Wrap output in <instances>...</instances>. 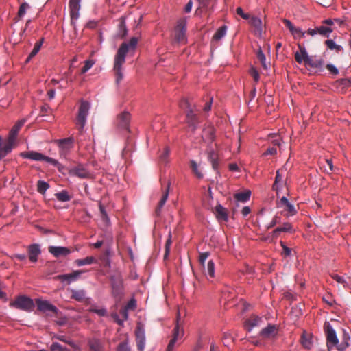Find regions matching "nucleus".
I'll return each mask as SVG.
<instances>
[{"label":"nucleus","mask_w":351,"mask_h":351,"mask_svg":"<svg viewBox=\"0 0 351 351\" xmlns=\"http://www.w3.org/2000/svg\"><path fill=\"white\" fill-rule=\"evenodd\" d=\"M138 38L132 37L129 42H123L121 44L114 60L113 70L116 77V83L119 84L123 79L122 66L125 62L126 54L129 52H134L136 48Z\"/></svg>","instance_id":"nucleus-1"},{"label":"nucleus","mask_w":351,"mask_h":351,"mask_svg":"<svg viewBox=\"0 0 351 351\" xmlns=\"http://www.w3.org/2000/svg\"><path fill=\"white\" fill-rule=\"evenodd\" d=\"M19 155L23 158H27L32 160H45L47 162L51 164L53 166L57 167L59 169V170H60V167H62V165L59 163V162L57 160L50 158L49 156H46L43 154L35 151L23 152H21Z\"/></svg>","instance_id":"nucleus-2"},{"label":"nucleus","mask_w":351,"mask_h":351,"mask_svg":"<svg viewBox=\"0 0 351 351\" xmlns=\"http://www.w3.org/2000/svg\"><path fill=\"white\" fill-rule=\"evenodd\" d=\"M90 104L88 101L81 100L79 107L77 117L76 119V125L80 132H83L84 128L86 123V118L88 114Z\"/></svg>","instance_id":"nucleus-3"},{"label":"nucleus","mask_w":351,"mask_h":351,"mask_svg":"<svg viewBox=\"0 0 351 351\" xmlns=\"http://www.w3.org/2000/svg\"><path fill=\"white\" fill-rule=\"evenodd\" d=\"M324 330L326 337L328 351H331V348L334 346L337 349L339 339L331 324L329 322H325L324 324Z\"/></svg>","instance_id":"nucleus-4"},{"label":"nucleus","mask_w":351,"mask_h":351,"mask_svg":"<svg viewBox=\"0 0 351 351\" xmlns=\"http://www.w3.org/2000/svg\"><path fill=\"white\" fill-rule=\"evenodd\" d=\"M10 306L17 309L25 311H32L34 307V302L32 299L25 295H21L10 303Z\"/></svg>","instance_id":"nucleus-5"},{"label":"nucleus","mask_w":351,"mask_h":351,"mask_svg":"<svg viewBox=\"0 0 351 351\" xmlns=\"http://www.w3.org/2000/svg\"><path fill=\"white\" fill-rule=\"evenodd\" d=\"M186 20L180 19L174 29L173 40L176 43H184L186 40Z\"/></svg>","instance_id":"nucleus-6"},{"label":"nucleus","mask_w":351,"mask_h":351,"mask_svg":"<svg viewBox=\"0 0 351 351\" xmlns=\"http://www.w3.org/2000/svg\"><path fill=\"white\" fill-rule=\"evenodd\" d=\"M298 47L300 51H301L302 54L304 56L306 65L310 66L313 68L320 69L323 68L324 60L322 59H314L313 58V57H310L308 55L304 46L300 44H298Z\"/></svg>","instance_id":"nucleus-7"},{"label":"nucleus","mask_w":351,"mask_h":351,"mask_svg":"<svg viewBox=\"0 0 351 351\" xmlns=\"http://www.w3.org/2000/svg\"><path fill=\"white\" fill-rule=\"evenodd\" d=\"M80 1L81 0H70L69 2L71 24L74 28L76 26V21L80 17Z\"/></svg>","instance_id":"nucleus-8"},{"label":"nucleus","mask_w":351,"mask_h":351,"mask_svg":"<svg viewBox=\"0 0 351 351\" xmlns=\"http://www.w3.org/2000/svg\"><path fill=\"white\" fill-rule=\"evenodd\" d=\"M68 173L71 176H77L80 178H88L90 176V172L83 165H78L70 168Z\"/></svg>","instance_id":"nucleus-9"},{"label":"nucleus","mask_w":351,"mask_h":351,"mask_svg":"<svg viewBox=\"0 0 351 351\" xmlns=\"http://www.w3.org/2000/svg\"><path fill=\"white\" fill-rule=\"evenodd\" d=\"M282 22L295 39H301L304 37L306 32H303L300 27L294 26L289 19H284Z\"/></svg>","instance_id":"nucleus-10"},{"label":"nucleus","mask_w":351,"mask_h":351,"mask_svg":"<svg viewBox=\"0 0 351 351\" xmlns=\"http://www.w3.org/2000/svg\"><path fill=\"white\" fill-rule=\"evenodd\" d=\"M278 208H282L284 211L287 213V215L293 216L296 214L297 210L294 206L291 204L285 197H282L277 202Z\"/></svg>","instance_id":"nucleus-11"},{"label":"nucleus","mask_w":351,"mask_h":351,"mask_svg":"<svg viewBox=\"0 0 351 351\" xmlns=\"http://www.w3.org/2000/svg\"><path fill=\"white\" fill-rule=\"evenodd\" d=\"M249 23L254 27V34L258 37H261L264 32V26L261 19L254 16H252Z\"/></svg>","instance_id":"nucleus-12"},{"label":"nucleus","mask_w":351,"mask_h":351,"mask_svg":"<svg viewBox=\"0 0 351 351\" xmlns=\"http://www.w3.org/2000/svg\"><path fill=\"white\" fill-rule=\"evenodd\" d=\"M48 251L56 258L66 256L71 252L69 248L62 246H49L48 247Z\"/></svg>","instance_id":"nucleus-13"},{"label":"nucleus","mask_w":351,"mask_h":351,"mask_svg":"<svg viewBox=\"0 0 351 351\" xmlns=\"http://www.w3.org/2000/svg\"><path fill=\"white\" fill-rule=\"evenodd\" d=\"M82 273L83 271L82 270H76L70 274L58 275L55 278L56 280H61L62 282L67 281L68 283H71V282L75 281L78 279Z\"/></svg>","instance_id":"nucleus-14"},{"label":"nucleus","mask_w":351,"mask_h":351,"mask_svg":"<svg viewBox=\"0 0 351 351\" xmlns=\"http://www.w3.org/2000/svg\"><path fill=\"white\" fill-rule=\"evenodd\" d=\"M130 114L128 112H123L117 117L118 126L125 130H129Z\"/></svg>","instance_id":"nucleus-15"},{"label":"nucleus","mask_w":351,"mask_h":351,"mask_svg":"<svg viewBox=\"0 0 351 351\" xmlns=\"http://www.w3.org/2000/svg\"><path fill=\"white\" fill-rule=\"evenodd\" d=\"M26 121L25 119H23L21 120L18 121L15 125L12 127L11 130L10 131L9 136L8 140L15 144L16 141V136L19 131L21 128V127L25 124Z\"/></svg>","instance_id":"nucleus-16"},{"label":"nucleus","mask_w":351,"mask_h":351,"mask_svg":"<svg viewBox=\"0 0 351 351\" xmlns=\"http://www.w3.org/2000/svg\"><path fill=\"white\" fill-rule=\"evenodd\" d=\"M186 123L189 127L191 128L193 131H195L197 129V125L199 123L197 114L193 112V109H190L189 110L186 111Z\"/></svg>","instance_id":"nucleus-17"},{"label":"nucleus","mask_w":351,"mask_h":351,"mask_svg":"<svg viewBox=\"0 0 351 351\" xmlns=\"http://www.w3.org/2000/svg\"><path fill=\"white\" fill-rule=\"evenodd\" d=\"M36 304L38 310L42 312L51 311L54 313H57L58 308L46 300H36Z\"/></svg>","instance_id":"nucleus-18"},{"label":"nucleus","mask_w":351,"mask_h":351,"mask_svg":"<svg viewBox=\"0 0 351 351\" xmlns=\"http://www.w3.org/2000/svg\"><path fill=\"white\" fill-rule=\"evenodd\" d=\"M112 292L114 296H119L122 291V280L119 277L112 276L110 278Z\"/></svg>","instance_id":"nucleus-19"},{"label":"nucleus","mask_w":351,"mask_h":351,"mask_svg":"<svg viewBox=\"0 0 351 351\" xmlns=\"http://www.w3.org/2000/svg\"><path fill=\"white\" fill-rule=\"evenodd\" d=\"M278 333V328L275 325L269 324L267 327L263 328L260 332V335L265 339L274 337Z\"/></svg>","instance_id":"nucleus-20"},{"label":"nucleus","mask_w":351,"mask_h":351,"mask_svg":"<svg viewBox=\"0 0 351 351\" xmlns=\"http://www.w3.org/2000/svg\"><path fill=\"white\" fill-rule=\"evenodd\" d=\"M14 143L6 140L3 142L1 137L0 136V160L4 158L8 154H9L14 146Z\"/></svg>","instance_id":"nucleus-21"},{"label":"nucleus","mask_w":351,"mask_h":351,"mask_svg":"<svg viewBox=\"0 0 351 351\" xmlns=\"http://www.w3.org/2000/svg\"><path fill=\"white\" fill-rule=\"evenodd\" d=\"M208 160L210 162L213 170L216 171L217 173H219L218 169L219 168L220 163L218 154L213 149L209 150L208 152Z\"/></svg>","instance_id":"nucleus-22"},{"label":"nucleus","mask_w":351,"mask_h":351,"mask_svg":"<svg viewBox=\"0 0 351 351\" xmlns=\"http://www.w3.org/2000/svg\"><path fill=\"white\" fill-rule=\"evenodd\" d=\"M27 252H28L29 258L33 263H35L37 261L38 256L41 253L40 246L38 244L30 245L28 247Z\"/></svg>","instance_id":"nucleus-23"},{"label":"nucleus","mask_w":351,"mask_h":351,"mask_svg":"<svg viewBox=\"0 0 351 351\" xmlns=\"http://www.w3.org/2000/svg\"><path fill=\"white\" fill-rule=\"evenodd\" d=\"M170 185H171V182H170V181H168L167 188H166V189H165V191L158 203V206L156 207V208L155 210V214L156 216H159L160 215L162 208L163 207V206L165 204V203L167 202V199L169 196Z\"/></svg>","instance_id":"nucleus-24"},{"label":"nucleus","mask_w":351,"mask_h":351,"mask_svg":"<svg viewBox=\"0 0 351 351\" xmlns=\"http://www.w3.org/2000/svg\"><path fill=\"white\" fill-rule=\"evenodd\" d=\"M215 130L213 125H208L203 130L202 138L205 141L212 143L215 138Z\"/></svg>","instance_id":"nucleus-25"},{"label":"nucleus","mask_w":351,"mask_h":351,"mask_svg":"<svg viewBox=\"0 0 351 351\" xmlns=\"http://www.w3.org/2000/svg\"><path fill=\"white\" fill-rule=\"evenodd\" d=\"M215 215L219 221H227L228 219L227 210L220 204L215 207Z\"/></svg>","instance_id":"nucleus-26"},{"label":"nucleus","mask_w":351,"mask_h":351,"mask_svg":"<svg viewBox=\"0 0 351 351\" xmlns=\"http://www.w3.org/2000/svg\"><path fill=\"white\" fill-rule=\"evenodd\" d=\"M293 231V226L290 223H284L282 226L276 228L273 231L272 234L274 237H277L280 232H291Z\"/></svg>","instance_id":"nucleus-27"},{"label":"nucleus","mask_w":351,"mask_h":351,"mask_svg":"<svg viewBox=\"0 0 351 351\" xmlns=\"http://www.w3.org/2000/svg\"><path fill=\"white\" fill-rule=\"evenodd\" d=\"M261 322V318L258 316H252L245 322V328L248 332H250L254 327L258 326Z\"/></svg>","instance_id":"nucleus-28"},{"label":"nucleus","mask_w":351,"mask_h":351,"mask_svg":"<svg viewBox=\"0 0 351 351\" xmlns=\"http://www.w3.org/2000/svg\"><path fill=\"white\" fill-rule=\"evenodd\" d=\"M350 337L349 334L345 330H343V335L341 337V342L338 343L337 350L339 351H343L349 346V340Z\"/></svg>","instance_id":"nucleus-29"},{"label":"nucleus","mask_w":351,"mask_h":351,"mask_svg":"<svg viewBox=\"0 0 351 351\" xmlns=\"http://www.w3.org/2000/svg\"><path fill=\"white\" fill-rule=\"evenodd\" d=\"M312 335L306 332H303L301 339L300 342L302 345V346L306 349H311L313 345L312 342Z\"/></svg>","instance_id":"nucleus-30"},{"label":"nucleus","mask_w":351,"mask_h":351,"mask_svg":"<svg viewBox=\"0 0 351 351\" xmlns=\"http://www.w3.org/2000/svg\"><path fill=\"white\" fill-rule=\"evenodd\" d=\"M71 298L76 301L82 302L86 299V291L84 290L71 289Z\"/></svg>","instance_id":"nucleus-31"},{"label":"nucleus","mask_w":351,"mask_h":351,"mask_svg":"<svg viewBox=\"0 0 351 351\" xmlns=\"http://www.w3.org/2000/svg\"><path fill=\"white\" fill-rule=\"evenodd\" d=\"M324 44L326 45L327 48L332 51H335L337 53H339L341 51L343 50V48L341 45H337L335 42L332 39H328L324 41Z\"/></svg>","instance_id":"nucleus-32"},{"label":"nucleus","mask_w":351,"mask_h":351,"mask_svg":"<svg viewBox=\"0 0 351 351\" xmlns=\"http://www.w3.org/2000/svg\"><path fill=\"white\" fill-rule=\"evenodd\" d=\"M97 262V260L96 258H95L93 256H87L84 258L76 259L74 261V263L77 266L80 267V266H83V265H91L93 263H96Z\"/></svg>","instance_id":"nucleus-33"},{"label":"nucleus","mask_w":351,"mask_h":351,"mask_svg":"<svg viewBox=\"0 0 351 351\" xmlns=\"http://www.w3.org/2000/svg\"><path fill=\"white\" fill-rule=\"evenodd\" d=\"M251 195V191L247 190L243 192L234 194V197L237 202L245 203L249 200Z\"/></svg>","instance_id":"nucleus-34"},{"label":"nucleus","mask_w":351,"mask_h":351,"mask_svg":"<svg viewBox=\"0 0 351 351\" xmlns=\"http://www.w3.org/2000/svg\"><path fill=\"white\" fill-rule=\"evenodd\" d=\"M44 42V38H41L39 41L35 43L34 49L29 53V56L27 58L25 62H29L32 58H33L40 51L41 46Z\"/></svg>","instance_id":"nucleus-35"},{"label":"nucleus","mask_w":351,"mask_h":351,"mask_svg":"<svg viewBox=\"0 0 351 351\" xmlns=\"http://www.w3.org/2000/svg\"><path fill=\"white\" fill-rule=\"evenodd\" d=\"M127 34L128 29L125 25V19L122 16L119 19L118 36L123 38L127 35Z\"/></svg>","instance_id":"nucleus-36"},{"label":"nucleus","mask_w":351,"mask_h":351,"mask_svg":"<svg viewBox=\"0 0 351 351\" xmlns=\"http://www.w3.org/2000/svg\"><path fill=\"white\" fill-rule=\"evenodd\" d=\"M180 319V313H178L176 324L173 330V337H176V339H178L181 338L184 335V330L182 328H180V326L179 324Z\"/></svg>","instance_id":"nucleus-37"},{"label":"nucleus","mask_w":351,"mask_h":351,"mask_svg":"<svg viewBox=\"0 0 351 351\" xmlns=\"http://www.w3.org/2000/svg\"><path fill=\"white\" fill-rule=\"evenodd\" d=\"M56 197L60 202H65L71 199L72 197L69 194L68 191L62 190L55 194Z\"/></svg>","instance_id":"nucleus-38"},{"label":"nucleus","mask_w":351,"mask_h":351,"mask_svg":"<svg viewBox=\"0 0 351 351\" xmlns=\"http://www.w3.org/2000/svg\"><path fill=\"white\" fill-rule=\"evenodd\" d=\"M227 29L226 25H223L219 27L214 34L213 40L215 41L220 40L226 34Z\"/></svg>","instance_id":"nucleus-39"},{"label":"nucleus","mask_w":351,"mask_h":351,"mask_svg":"<svg viewBox=\"0 0 351 351\" xmlns=\"http://www.w3.org/2000/svg\"><path fill=\"white\" fill-rule=\"evenodd\" d=\"M136 340L145 339V330L141 324H138L135 330Z\"/></svg>","instance_id":"nucleus-40"},{"label":"nucleus","mask_w":351,"mask_h":351,"mask_svg":"<svg viewBox=\"0 0 351 351\" xmlns=\"http://www.w3.org/2000/svg\"><path fill=\"white\" fill-rule=\"evenodd\" d=\"M89 347L91 351H101L102 346L101 342L96 339H93L89 341Z\"/></svg>","instance_id":"nucleus-41"},{"label":"nucleus","mask_w":351,"mask_h":351,"mask_svg":"<svg viewBox=\"0 0 351 351\" xmlns=\"http://www.w3.org/2000/svg\"><path fill=\"white\" fill-rule=\"evenodd\" d=\"M257 58L261 63L262 66L265 70H267L270 67V62H266L265 56L263 53V51L260 49L257 53Z\"/></svg>","instance_id":"nucleus-42"},{"label":"nucleus","mask_w":351,"mask_h":351,"mask_svg":"<svg viewBox=\"0 0 351 351\" xmlns=\"http://www.w3.org/2000/svg\"><path fill=\"white\" fill-rule=\"evenodd\" d=\"M36 186L37 191L42 195H44L46 191L49 188V184L43 180H38Z\"/></svg>","instance_id":"nucleus-43"},{"label":"nucleus","mask_w":351,"mask_h":351,"mask_svg":"<svg viewBox=\"0 0 351 351\" xmlns=\"http://www.w3.org/2000/svg\"><path fill=\"white\" fill-rule=\"evenodd\" d=\"M317 34L328 37L329 34L332 32V28L325 26L317 27Z\"/></svg>","instance_id":"nucleus-44"},{"label":"nucleus","mask_w":351,"mask_h":351,"mask_svg":"<svg viewBox=\"0 0 351 351\" xmlns=\"http://www.w3.org/2000/svg\"><path fill=\"white\" fill-rule=\"evenodd\" d=\"M206 272L210 278L215 277V263L213 260H210L208 261L206 267Z\"/></svg>","instance_id":"nucleus-45"},{"label":"nucleus","mask_w":351,"mask_h":351,"mask_svg":"<svg viewBox=\"0 0 351 351\" xmlns=\"http://www.w3.org/2000/svg\"><path fill=\"white\" fill-rule=\"evenodd\" d=\"M199 2V9H207L210 5L213 6L216 0H197Z\"/></svg>","instance_id":"nucleus-46"},{"label":"nucleus","mask_w":351,"mask_h":351,"mask_svg":"<svg viewBox=\"0 0 351 351\" xmlns=\"http://www.w3.org/2000/svg\"><path fill=\"white\" fill-rule=\"evenodd\" d=\"M190 167L191 168L193 173L198 178H202L203 174L199 171L197 164L195 161L191 160L190 162Z\"/></svg>","instance_id":"nucleus-47"},{"label":"nucleus","mask_w":351,"mask_h":351,"mask_svg":"<svg viewBox=\"0 0 351 351\" xmlns=\"http://www.w3.org/2000/svg\"><path fill=\"white\" fill-rule=\"evenodd\" d=\"M51 351H71L66 347L62 346L57 342H53L50 346Z\"/></svg>","instance_id":"nucleus-48"},{"label":"nucleus","mask_w":351,"mask_h":351,"mask_svg":"<svg viewBox=\"0 0 351 351\" xmlns=\"http://www.w3.org/2000/svg\"><path fill=\"white\" fill-rule=\"evenodd\" d=\"M282 176L280 174V171L279 170H278L276 171V178H275V182L272 186V189L274 191H278V189H279V187H278V183L282 181Z\"/></svg>","instance_id":"nucleus-49"},{"label":"nucleus","mask_w":351,"mask_h":351,"mask_svg":"<svg viewBox=\"0 0 351 351\" xmlns=\"http://www.w3.org/2000/svg\"><path fill=\"white\" fill-rule=\"evenodd\" d=\"M29 8V5L27 3H23L19 9L18 11V17L19 19L22 18L26 12V10Z\"/></svg>","instance_id":"nucleus-50"},{"label":"nucleus","mask_w":351,"mask_h":351,"mask_svg":"<svg viewBox=\"0 0 351 351\" xmlns=\"http://www.w3.org/2000/svg\"><path fill=\"white\" fill-rule=\"evenodd\" d=\"M171 232H169V237H168V239L166 241V243H165V258L166 257L168 256L169 254V251H170V247H171Z\"/></svg>","instance_id":"nucleus-51"},{"label":"nucleus","mask_w":351,"mask_h":351,"mask_svg":"<svg viewBox=\"0 0 351 351\" xmlns=\"http://www.w3.org/2000/svg\"><path fill=\"white\" fill-rule=\"evenodd\" d=\"M117 351H131V349L127 341H123L118 345Z\"/></svg>","instance_id":"nucleus-52"},{"label":"nucleus","mask_w":351,"mask_h":351,"mask_svg":"<svg viewBox=\"0 0 351 351\" xmlns=\"http://www.w3.org/2000/svg\"><path fill=\"white\" fill-rule=\"evenodd\" d=\"M94 64V62L93 60H86L85 62L84 66L82 68L81 73L82 74L87 72Z\"/></svg>","instance_id":"nucleus-53"},{"label":"nucleus","mask_w":351,"mask_h":351,"mask_svg":"<svg viewBox=\"0 0 351 351\" xmlns=\"http://www.w3.org/2000/svg\"><path fill=\"white\" fill-rule=\"evenodd\" d=\"M180 107L183 110H189L191 108V104L187 99H182L180 102Z\"/></svg>","instance_id":"nucleus-54"},{"label":"nucleus","mask_w":351,"mask_h":351,"mask_svg":"<svg viewBox=\"0 0 351 351\" xmlns=\"http://www.w3.org/2000/svg\"><path fill=\"white\" fill-rule=\"evenodd\" d=\"M99 210H100L101 217L102 220L106 223H108L109 218H108L107 213L105 210V209H104L103 206H101V205L99 206Z\"/></svg>","instance_id":"nucleus-55"},{"label":"nucleus","mask_w":351,"mask_h":351,"mask_svg":"<svg viewBox=\"0 0 351 351\" xmlns=\"http://www.w3.org/2000/svg\"><path fill=\"white\" fill-rule=\"evenodd\" d=\"M209 256L210 253L208 252L199 254V261L202 266L204 267L205 261Z\"/></svg>","instance_id":"nucleus-56"},{"label":"nucleus","mask_w":351,"mask_h":351,"mask_svg":"<svg viewBox=\"0 0 351 351\" xmlns=\"http://www.w3.org/2000/svg\"><path fill=\"white\" fill-rule=\"evenodd\" d=\"M72 142L73 141L70 138L61 139L59 141V145L62 148H66V146L71 145Z\"/></svg>","instance_id":"nucleus-57"},{"label":"nucleus","mask_w":351,"mask_h":351,"mask_svg":"<svg viewBox=\"0 0 351 351\" xmlns=\"http://www.w3.org/2000/svg\"><path fill=\"white\" fill-rule=\"evenodd\" d=\"M236 12L238 15L241 16L243 19L247 20L250 19V14L245 13L241 7H238L236 9Z\"/></svg>","instance_id":"nucleus-58"},{"label":"nucleus","mask_w":351,"mask_h":351,"mask_svg":"<svg viewBox=\"0 0 351 351\" xmlns=\"http://www.w3.org/2000/svg\"><path fill=\"white\" fill-rule=\"evenodd\" d=\"M280 245L282 246V250H283V251L282 252V255H283L285 257L290 256L291 255V250H290V248L287 247L285 245V244L284 243V242H282V241H280Z\"/></svg>","instance_id":"nucleus-59"},{"label":"nucleus","mask_w":351,"mask_h":351,"mask_svg":"<svg viewBox=\"0 0 351 351\" xmlns=\"http://www.w3.org/2000/svg\"><path fill=\"white\" fill-rule=\"evenodd\" d=\"M280 222V217L278 215L274 216V217L272 219L271 221L269 223V224L267 226V229L271 228L274 226H275L277 223H279Z\"/></svg>","instance_id":"nucleus-60"},{"label":"nucleus","mask_w":351,"mask_h":351,"mask_svg":"<svg viewBox=\"0 0 351 351\" xmlns=\"http://www.w3.org/2000/svg\"><path fill=\"white\" fill-rule=\"evenodd\" d=\"M326 68L332 74L335 75H337L339 73L338 69L331 64H328L326 66Z\"/></svg>","instance_id":"nucleus-61"},{"label":"nucleus","mask_w":351,"mask_h":351,"mask_svg":"<svg viewBox=\"0 0 351 351\" xmlns=\"http://www.w3.org/2000/svg\"><path fill=\"white\" fill-rule=\"evenodd\" d=\"M169 149L168 147H165L164 149L163 153L160 156V159L161 161L165 162L167 160V157L169 154Z\"/></svg>","instance_id":"nucleus-62"},{"label":"nucleus","mask_w":351,"mask_h":351,"mask_svg":"<svg viewBox=\"0 0 351 351\" xmlns=\"http://www.w3.org/2000/svg\"><path fill=\"white\" fill-rule=\"evenodd\" d=\"M300 52H301V51H300ZM295 59L296 62L299 64H301L302 62H305L304 56L302 54V53H299L298 51L295 52Z\"/></svg>","instance_id":"nucleus-63"},{"label":"nucleus","mask_w":351,"mask_h":351,"mask_svg":"<svg viewBox=\"0 0 351 351\" xmlns=\"http://www.w3.org/2000/svg\"><path fill=\"white\" fill-rule=\"evenodd\" d=\"M331 277L335 280H336L337 282L339 283H341V284H343L345 285V284L346 283V280H344V278L340 276H339L338 274H332L331 275Z\"/></svg>","instance_id":"nucleus-64"}]
</instances>
